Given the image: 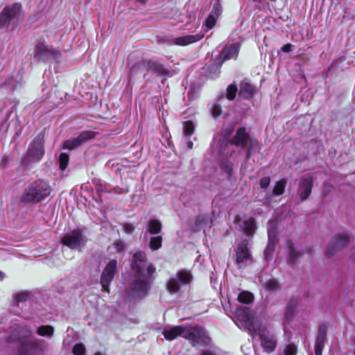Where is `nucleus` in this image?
Wrapping results in <instances>:
<instances>
[{
	"mask_svg": "<svg viewBox=\"0 0 355 355\" xmlns=\"http://www.w3.org/2000/svg\"><path fill=\"white\" fill-rule=\"evenodd\" d=\"M132 268L135 277L131 285V295L132 297H141L150 288V277L155 272V268L146 261V254L141 252L134 254Z\"/></svg>",
	"mask_w": 355,
	"mask_h": 355,
	"instance_id": "obj_1",
	"label": "nucleus"
},
{
	"mask_svg": "<svg viewBox=\"0 0 355 355\" xmlns=\"http://www.w3.org/2000/svg\"><path fill=\"white\" fill-rule=\"evenodd\" d=\"M51 193V187L48 182L37 180L31 182L24 190L21 200L24 202L37 203L46 198Z\"/></svg>",
	"mask_w": 355,
	"mask_h": 355,
	"instance_id": "obj_2",
	"label": "nucleus"
},
{
	"mask_svg": "<svg viewBox=\"0 0 355 355\" xmlns=\"http://www.w3.org/2000/svg\"><path fill=\"white\" fill-rule=\"evenodd\" d=\"M24 18L21 6L15 3L12 6H6L0 14V27L8 26L10 24L17 25Z\"/></svg>",
	"mask_w": 355,
	"mask_h": 355,
	"instance_id": "obj_3",
	"label": "nucleus"
},
{
	"mask_svg": "<svg viewBox=\"0 0 355 355\" xmlns=\"http://www.w3.org/2000/svg\"><path fill=\"white\" fill-rule=\"evenodd\" d=\"M47 348L45 341L39 340L35 337L26 340H21L19 345L20 355H37L42 353Z\"/></svg>",
	"mask_w": 355,
	"mask_h": 355,
	"instance_id": "obj_4",
	"label": "nucleus"
},
{
	"mask_svg": "<svg viewBox=\"0 0 355 355\" xmlns=\"http://www.w3.org/2000/svg\"><path fill=\"white\" fill-rule=\"evenodd\" d=\"M44 132H41L30 145L27 155L24 158L23 162L28 164L31 162L40 161L44 154L43 147Z\"/></svg>",
	"mask_w": 355,
	"mask_h": 355,
	"instance_id": "obj_5",
	"label": "nucleus"
},
{
	"mask_svg": "<svg viewBox=\"0 0 355 355\" xmlns=\"http://www.w3.org/2000/svg\"><path fill=\"white\" fill-rule=\"evenodd\" d=\"M237 322L236 324L241 326L248 330L252 335L257 332V327L254 322V316L251 310L248 307H240L236 312Z\"/></svg>",
	"mask_w": 355,
	"mask_h": 355,
	"instance_id": "obj_6",
	"label": "nucleus"
},
{
	"mask_svg": "<svg viewBox=\"0 0 355 355\" xmlns=\"http://www.w3.org/2000/svg\"><path fill=\"white\" fill-rule=\"evenodd\" d=\"M248 245V239H245L239 242L235 247L236 263L239 268L247 266L252 261Z\"/></svg>",
	"mask_w": 355,
	"mask_h": 355,
	"instance_id": "obj_7",
	"label": "nucleus"
},
{
	"mask_svg": "<svg viewBox=\"0 0 355 355\" xmlns=\"http://www.w3.org/2000/svg\"><path fill=\"white\" fill-rule=\"evenodd\" d=\"M184 338L188 339L193 346L206 345L209 342L204 329L200 327H185Z\"/></svg>",
	"mask_w": 355,
	"mask_h": 355,
	"instance_id": "obj_8",
	"label": "nucleus"
},
{
	"mask_svg": "<svg viewBox=\"0 0 355 355\" xmlns=\"http://www.w3.org/2000/svg\"><path fill=\"white\" fill-rule=\"evenodd\" d=\"M62 242L71 249L80 250L87 242V238L80 230H75L67 233L62 238Z\"/></svg>",
	"mask_w": 355,
	"mask_h": 355,
	"instance_id": "obj_9",
	"label": "nucleus"
},
{
	"mask_svg": "<svg viewBox=\"0 0 355 355\" xmlns=\"http://www.w3.org/2000/svg\"><path fill=\"white\" fill-rule=\"evenodd\" d=\"M260 338L261 344L263 350L267 353H271L277 347V341L276 336L270 333V331L264 327H259L257 332Z\"/></svg>",
	"mask_w": 355,
	"mask_h": 355,
	"instance_id": "obj_10",
	"label": "nucleus"
},
{
	"mask_svg": "<svg viewBox=\"0 0 355 355\" xmlns=\"http://www.w3.org/2000/svg\"><path fill=\"white\" fill-rule=\"evenodd\" d=\"M191 279L192 276L189 271L180 270L175 277L170 278L167 283V290L171 293H176L181 286L190 284Z\"/></svg>",
	"mask_w": 355,
	"mask_h": 355,
	"instance_id": "obj_11",
	"label": "nucleus"
},
{
	"mask_svg": "<svg viewBox=\"0 0 355 355\" xmlns=\"http://www.w3.org/2000/svg\"><path fill=\"white\" fill-rule=\"evenodd\" d=\"M116 266L117 261L116 259L110 261L109 263L106 265L101 277L102 291L109 292V286L116 272Z\"/></svg>",
	"mask_w": 355,
	"mask_h": 355,
	"instance_id": "obj_12",
	"label": "nucleus"
},
{
	"mask_svg": "<svg viewBox=\"0 0 355 355\" xmlns=\"http://www.w3.org/2000/svg\"><path fill=\"white\" fill-rule=\"evenodd\" d=\"M349 241V236L347 234H338L334 236L328 244L325 254L331 257L340 250Z\"/></svg>",
	"mask_w": 355,
	"mask_h": 355,
	"instance_id": "obj_13",
	"label": "nucleus"
},
{
	"mask_svg": "<svg viewBox=\"0 0 355 355\" xmlns=\"http://www.w3.org/2000/svg\"><path fill=\"white\" fill-rule=\"evenodd\" d=\"M33 329L26 324L17 325L12 331L11 335L8 337L9 342L17 341L21 344V340H26L33 337Z\"/></svg>",
	"mask_w": 355,
	"mask_h": 355,
	"instance_id": "obj_14",
	"label": "nucleus"
},
{
	"mask_svg": "<svg viewBox=\"0 0 355 355\" xmlns=\"http://www.w3.org/2000/svg\"><path fill=\"white\" fill-rule=\"evenodd\" d=\"M35 54L42 60H57L60 56V51L39 42L35 46Z\"/></svg>",
	"mask_w": 355,
	"mask_h": 355,
	"instance_id": "obj_15",
	"label": "nucleus"
},
{
	"mask_svg": "<svg viewBox=\"0 0 355 355\" xmlns=\"http://www.w3.org/2000/svg\"><path fill=\"white\" fill-rule=\"evenodd\" d=\"M313 180L310 175L300 178L298 182L297 194L302 200H306L310 196L313 187Z\"/></svg>",
	"mask_w": 355,
	"mask_h": 355,
	"instance_id": "obj_16",
	"label": "nucleus"
},
{
	"mask_svg": "<svg viewBox=\"0 0 355 355\" xmlns=\"http://www.w3.org/2000/svg\"><path fill=\"white\" fill-rule=\"evenodd\" d=\"M96 133L93 131H84L77 137L65 141L63 144V148L69 150L75 149L87 141L93 139Z\"/></svg>",
	"mask_w": 355,
	"mask_h": 355,
	"instance_id": "obj_17",
	"label": "nucleus"
},
{
	"mask_svg": "<svg viewBox=\"0 0 355 355\" xmlns=\"http://www.w3.org/2000/svg\"><path fill=\"white\" fill-rule=\"evenodd\" d=\"M250 141H255L250 137L245 128L241 127L236 130V135L231 139V144L236 146H240L242 148H247L250 144Z\"/></svg>",
	"mask_w": 355,
	"mask_h": 355,
	"instance_id": "obj_18",
	"label": "nucleus"
},
{
	"mask_svg": "<svg viewBox=\"0 0 355 355\" xmlns=\"http://www.w3.org/2000/svg\"><path fill=\"white\" fill-rule=\"evenodd\" d=\"M240 46L238 43L226 45L220 53L218 63L222 64L225 60L236 59L238 56Z\"/></svg>",
	"mask_w": 355,
	"mask_h": 355,
	"instance_id": "obj_19",
	"label": "nucleus"
},
{
	"mask_svg": "<svg viewBox=\"0 0 355 355\" xmlns=\"http://www.w3.org/2000/svg\"><path fill=\"white\" fill-rule=\"evenodd\" d=\"M275 224L276 222L275 220H270L268 223V242L266 246V248L264 252L265 257L266 259H268L269 257L272 255L275 243Z\"/></svg>",
	"mask_w": 355,
	"mask_h": 355,
	"instance_id": "obj_20",
	"label": "nucleus"
},
{
	"mask_svg": "<svg viewBox=\"0 0 355 355\" xmlns=\"http://www.w3.org/2000/svg\"><path fill=\"white\" fill-rule=\"evenodd\" d=\"M185 327L182 325L166 327L163 330L164 338L168 340H173L178 336L184 338Z\"/></svg>",
	"mask_w": 355,
	"mask_h": 355,
	"instance_id": "obj_21",
	"label": "nucleus"
},
{
	"mask_svg": "<svg viewBox=\"0 0 355 355\" xmlns=\"http://www.w3.org/2000/svg\"><path fill=\"white\" fill-rule=\"evenodd\" d=\"M259 281L267 291L275 292L280 289V284L279 282L275 278H267L264 276H259Z\"/></svg>",
	"mask_w": 355,
	"mask_h": 355,
	"instance_id": "obj_22",
	"label": "nucleus"
},
{
	"mask_svg": "<svg viewBox=\"0 0 355 355\" xmlns=\"http://www.w3.org/2000/svg\"><path fill=\"white\" fill-rule=\"evenodd\" d=\"M327 329L325 326L322 325L319 327L317 339L315 345V355H322L326 340Z\"/></svg>",
	"mask_w": 355,
	"mask_h": 355,
	"instance_id": "obj_23",
	"label": "nucleus"
},
{
	"mask_svg": "<svg viewBox=\"0 0 355 355\" xmlns=\"http://www.w3.org/2000/svg\"><path fill=\"white\" fill-rule=\"evenodd\" d=\"M203 37V33L184 35L175 38L174 44L179 46H186L200 40Z\"/></svg>",
	"mask_w": 355,
	"mask_h": 355,
	"instance_id": "obj_24",
	"label": "nucleus"
},
{
	"mask_svg": "<svg viewBox=\"0 0 355 355\" xmlns=\"http://www.w3.org/2000/svg\"><path fill=\"white\" fill-rule=\"evenodd\" d=\"M141 67H148V71H152L157 75H165L167 73L164 66L157 62L153 60H147V62L140 64Z\"/></svg>",
	"mask_w": 355,
	"mask_h": 355,
	"instance_id": "obj_25",
	"label": "nucleus"
},
{
	"mask_svg": "<svg viewBox=\"0 0 355 355\" xmlns=\"http://www.w3.org/2000/svg\"><path fill=\"white\" fill-rule=\"evenodd\" d=\"M32 297L31 293L26 291L18 293L15 297L17 305L22 309L29 307L32 303Z\"/></svg>",
	"mask_w": 355,
	"mask_h": 355,
	"instance_id": "obj_26",
	"label": "nucleus"
},
{
	"mask_svg": "<svg viewBox=\"0 0 355 355\" xmlns=\"http://www.w3.org/2000/svg\"><path fill=\"white\" fill-rule=\"evenodd\" d=\"M255 87L246 80L241 82L240 85L239 94L245 99L251 98L255 92Z\"/></svg>",
	"mask_w": 355,
	"mask_h": 355,
	"instance_id": "obj_27",
	"label": "nucleus"
},
{
	"mask_svg": "<svg viewBox=\"0 0 355 355\" xmlns=\"http://www.w3.org/2000/svg\"><path fill=\"white\" fill-rule=\"evenodd\" d=\"M297 301L295 300H292L289 302L287 305L284 318V324L288 323L293 318L294 315V311L295 307L297 306Z\"/></svg>",
	"mask_w": 355,
	"mask_h": 355,
	"instance_id": "obj_28",
	"label": "nucleus"
},
{
	"mask_svg": "<svg viewBox=\"0 0 355 355\" xmlns=\"http://www.w3.org/2000/svg\"><path fill=\"white\" fill-rule=\"evenodd\" d=\"M37 334L42 337L51 338L54 334V328L51 325H41L37 329Z\"/></svg>",
	"mask_w": 355,
	"mask_h": 355,
	"instance_id": "obj_29",
	"label": "nucleus"
},
{
	"mask_svg": "<svg viewBox=\"0 0 355 355\" xmlns=\"http://www.w3.org/2000/svg\"><path fill=\"white\" fill-rule=\"evenodd\" d=\"M162 223L157 219H151L148 224V232L151 234H157L161 232Z\"/></svg>",
	"mask_w": 355,
	"mask_h": 355,
	"instance_id": "obj_30",
	"label": "nucleus"
},
{
	"mask_svg": "<svg viewBox=\"0 0 355 355\" xmlns=\"http://www.w3.org/2000/svg\"><path fill=\"white\" fill-rule=\"evenodd\" d=\"M301 256V253L296 250L291 243H288V262L293 264Z\"/></svg>",
	"mask_w": 355,
	"mask_h": 355,
	"instance_id": "obj_31",
	"label": "nucleus"
},
{
	"mask_svg": "<svg viewBox=\"0 0 355 355\" xmlns=\"http://www.w3.org/2000/svg\"><path fill=\"white\" fill-rule=\"evenodd\" d=\"M243 230L247 235L252 234L256 230V223L253 218L245 220L243 223Z\"/></svg>",
	"mask_w": 355,
	"mask_h": 355,
	"instance_id": "obj_32",
	"label": "nucleus"
},
{
	"mask_svg": "<svg viewBox=\"0 0 355 355\" xmlns=\"http://www.w3.org/2000/svg\"><path fill=\"white\" fill-rule=\"evenodd\" d=\"M143 62H147V60H142L137 62L135 64L130 67V75L134 76L139 73H141L145 71H148V67H141L140 64Z\"/></svg>",
	"mask_w": 355,
	"mask_h": 355,
	"instance_id": "obj_33",
	"label": "nucleus"
},
{
	"mask_svg": "<svg viewBox=\"0 0 355 355\" xmlns=\"http://www.w3.org/2000/svg\"><path fill=\"white\" fill-rule=\"evenodd\" d=\"M286 184V180L285 179H282L277 182L272 191L273 194L275 196L282 195L284 192Z\"/></svg>",
	"mask_w": 355,
	"mask_h": 355,
	"instance_id": "obj_34",
	"label": "nucleus"
},
{
	"mask_svg": "<svg viewBox=\"0 0 355 355\" xmlns=\"http://www.w3.org/2000/svg\"><path fill=\"white\" fill-rule=\"evenodd\" d=\"M253 295L248 291H243L239 293L238 296V300L244 304H249L253 300Z\"/></svg>",
	"mask_w": 355,
	"mask_h": 355,
	"instance_id": "obj_35",
	"label": "nucleus"
},
{
	"mask_svg": "<svg viewBox=\"0 0 355 355\" xmlns=\"http://www.w3.org/2000/svg\"><path fill=\"white\" fill-rule=\"evenodd\" d=\"M162 238L161 236H153L150 241V248L153 250H158L162 246Z\"/></svg>",
	"mask_w": 355,
	"mask_h": 355,
	"instance_id": "obj_36",
	"label": "nucleus"
},
{
	"mask_svg": "<svg viewBox=\"0 0 355 355\" xmlns=\"http://www.w3.org/2000/svg\"><path fill=\"white\" fill-rule=\"evenodd\" d=\"M296 353V345L294 344H288L283 347L280 355H295Z\"/></svg>",
	"mask_w": 355,
	"mask_h": 355,
	"instance_id": "obj_37",
	"label": "nucleus"
},
{
	"mask_svg": "<svg viewBox=\"0 0 355 355\" xmlns=\"http://www.w3.org/2000/svg\"><path fill=\"white\" fill-rule=\"evenodd\" d=\"M237 87L236 85L232 84L227 88L226 97L228 100L232 101L235 98L237 92Z\"/></svg>",
	"mask_w": 355,
	"mask_h": 355,
	"instance_id": "obj_38",
	"label": "nucleus"
},
{
	"mask_svg": "<svg viewBox=\"0 0 355 355\" xmlns=\"http://www.w3.org/2000/svg\"><path fill=\"white\" fill-rule=\"evenodd\" d=\"M59 164H60V168L61 170H64L69 162V155L67 153H61L59 157Z\"/></svg>",
	"mask_w": 355,
	"mask_h": 355,
	"instance_id": "obj_39",
	"label": "nucleus"
},
{
	"mask_svg": "<svg viewBox=\"0 0 355 355\" xmlns=\"http://www.w3.org/2000/svg\"><path fill=\"white\" fill-rule=\"evenodd\" d=\"M194 130V125L191 121H186L184 123V135L190 137Z\"/></svg>",
	"mask_w": 355,
	"mask_h": 355,
	"instance_id": "obj_40",
	"label": "nucleus"
},
{
	"mask_svg": "<svg viewBox=\"0 0 355 355\" xmlns=\"http://www.w3.org/2000/svg\"><path fill=\"white\" fill-rule=\"evenodd\" d=\"M216 24V18L215 17L210 14L208 17L207 18L205 26H206L205 31H208L209 30L213 28Z\"/></svg>",
	"mask_w": 355,
	"mask_h": 355,
	"instance_id": "obj_41",
	"label": "nucleus"
},
{
	"mask_svg": "<svg viewBox=\"0 0 355 355\" xmlns=\"http://www.w3.org/2000/svg\"><path fill=\"white\" fill-rule=\"evenodd\" d=\"M85 347L83 344H76L73 347V354L74 355H85Z\"/></svg>",
	"mask_w": 355,
	"mask_h": 355,
	"instance_id": "obj_42",
	"label": "nucleus"
},
{
	"mask_svg": "<svg viewBox=\"0 0 355 355\" xmlns=\"http://www.w3.org/2000/svg\"><path fill=\"white\" fill-rule=\"evenodd\" d=\"M233 164L230 161H224L221 163V168L227 174L231 175L232 171Z\"/></svg>",
	"mask_w": 355,
	"mask_h": 355,
	"instance_id": "obj_43",
	"label": "nucleus"
},
{
	"mask_svg": "<svg viewBox=\"0 0 355 355\" xmlns=\"http://www.w3.org/2000/svg\"><path fill=\"white\" fill-rule=\"evenodd\" d=\"M258 145L257 141H250V144L248 145V150L246 152V159H249L252 155L254 148Z\"/></svg>",
	"mask_w": 355,
	"mask_h": 355,
	"instance_id": "obj_44",
	"label": "nucleus"
},
{
	"mask_svg": "<svg viewBox=\"0 0 355 355\" xmlns=\"http://www.w3.org/2000/svg\"><path fill=\"white\" fill-rule=\"evenodd\" d=\"M110 248L113 249L114 250H115L117 252H120L123 250L124 245L122 242L119 241V242L114 243L112 245V246L110 247Z\"/></svg>",
	"mask_w": 355,
	"mask_h": 355,
	"instance_id": "obj_45",
	"label": "nucleus"
},
{
	"mask_svg": "<svg viewBox=\"0 0 355 355\" xmlns=\"http://www.w3.org/2000/svg\"><path fill=\"white\" fill-rule=\"evenodd\" d=\"M270 182V179L269 177L262 178L260 180V187H261V188H262V189L267 188L269 186Z\"/></svg>",
	"mask_w": 355,
	"mask_h": 355,
	"instance_id": "obj_46",
	"label": "nucleus"
},
{
	"mask_svg": "<svg viewBox=\"0 0 355 355\" xmlns=\"http://www.w3.org/2000/svg\"><path fill=\"white\" fill-rule=\"evenodd\" d=\"M196 222H197L198 225H200V227L203 225H207V223L208 222V217L207 216H204V215L199 216L197 218Z\"/></svg>",
	"mask_w": 355,
	"mask_h": 355,
	"instance_id": "obj_47",
	"label": "nucleus"
},
{
	"mask_svg": "<svg viewBox=\"0 0 355 355\" xmlns=\"http://www.w3.org/2000/svg\"><path fill=\"white\" fill-rule=\"evenodd\" d=\"M221 114V107L218 105H215L212 110V114L214 117L218 116Z\"/></svg>",
	"mask_w": 355,
	"mask_h": 355,
	"instance_id": "obj_48",
	"label": "nucleus"
},
{
	"mask_svg": "<svg viewBox=\"0 0 355 355\" xmlns=\"http://www.w3.org/2000/svg\"><path fill=\"white\" fill-rule=\"evenodd\" d=\"M135 230V227L132 224H125L123 225V230L127 234H130Z\"/></svg>",
	"mask_w": 355,
	"mask_h": 355,
	"instance_id": "obj_49",
	"label": "nucleus"
},
{
	"mask_svg": "<svg viewBox=\"0 0 355 355\" xmlns=\"http://www.w3.org/2000/svg\"><path fill=\"white\" fill-rule=\"evenodd\" d=\"M283 52L289 53L292 50V45L291 44H286L282 47Z\"/></svg>",
	"mask_w": 355,
	"mask_h": 355,
	"instance_id": "obj_50",
	"label": "nucleus"
},
{
	"mask_svg": "<svg viewBox=\"0 0 355 355\" xmlns=\"http://www.w3.org/2000/svg\"><path fill=\"white\" fill-rule=\"evenodd\" d=\"M201 355H216V354H214V352H211V351H205L203 352Z\"/></svg>",
	"mask_w": 355,
	"mask_h": 355,
	"instance_id": "obj_51",
	"label": "nucleus"
},
{
	"mask_svg": "<svg viewBox=\"0 0 355 355\" xmlns=\"http://www.w3.org/2000/svg\"><path fill=\"white\" fill-rule=\"evenodd\" d=\"M187 146L189 149H191L193 148V142L191 141H188Z\"/></svg>",
	"mask_w": 355,
	"mask_h": 355,
	"instance_id": "obj_52",
	"label": "nucleus"
},
{
	"mask_svg": "<svg viewBox=\"0 0 355 355\" xmlns=\"http://www.w3.org/2000/svg\"><path fill=\"white\" fill-rule=\"evenodd\" d=\"M5 276H6L5 274L2 271L0 270V280H3L5 277Z\"/></svg>",
	"mask_w": 355,
	"mask_h": 355,
	"instance_id": "obj_53",
	"label": "nucleus"
},
{
	"mask_svg": "<svg viewBox=\"0 0 355 355\" xmlns=\"http://www.w3.org/2000/svg\"><path fill=\"white\" fill-rule=\"evenodd\" d=\"M146 1V0H136V1L139 2V3H145Z\"/></svg>",
	"mask_w": 355,
	"mask_h": 355,
	"instance_id": "obj_54",
	"label": "nucleus"
},
{
	"mask_svg": "<svg viewBox=\"0 0 355 355\" xmlns=\"http://www.w3.org/2000/svg\"><path fill=\"white\" fill-rule=\"evenodd\" d=\"M94 355H102V354L100 352H96V353H95Z\"/></svg>",
	"mask_w": 355,
	"mask_h": 355,
	"instance_id": "obj_55",
	"label": "nucleus"
},
{
	"mask_svg": "<svg viewBox=\"0 0 355 355\" xmlns=\"http://www.w3.org/2000/svg\"><path fill=\"white\" fill-rule=\"evenodd\" d=\"M33 318V316H31V315L26 316V318Z\"/></svg>",
	"mask_w": 355,
	"mask_h": 355,
	"instance_id": "obj_56",
	"label": "nucleus"
}]
</instances>
